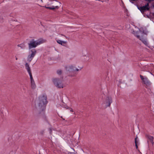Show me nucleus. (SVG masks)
Returning <instances> with one entry per match:
<instances>
[{
    "instance_id": "26",
    "label": "nucleus",
    "mask_w": 154,
    "mask_h": 154,
    "mask_svg": "<svg viewBox=\"0 0 154 154\" xmlns=\"http://www.w3.org/2000/svg\"><path fill=\"white\" fill-rule=\"evenodd\" d=\"M45 7L47 8V9H50V7H47L46 6H45Z\"/></svg>"
},
{
    "instance_id": "24",
    "label": "nucleus",
    "mask_w": 154,
    "mask_h": 154,
    "mask_svg": "<svg viewBox=\"0 0 154 154\" xmlns=\"http://www.w3.org/2000/svg\"><path fill=\"white\" fill-rule=\"evenodd\" d=\"M43 119L46 121H47V119L45 115H44L43 116Z\"/></svg>"
},
{
    "instance_id": "6",
    "label": "nucleus",
    "mask_w": 154,
    "mask_h": 154,
    "mask_svg": "<svg viewBox=\"0 0 154 154\" xmlns=\"http://www.w3.org/2000/svg\"><path fill=\"white\" fill-rule=\"evenodd\" d=\"M65 67L66 70L68 72H75L79 71V69L76 68L75 67L72 65L66 66Z\"/></svg>"
},
{
    "instance_id": "20",
    "label": "nucleus",
    "mask_w": 154,
    "mask_h": 154,
    "mask_svg": "<svg viewBox=\"0 0 154 154\" xmlns=\"http://www.w3.org/2000/svg\"><path fill=\"white\" fill-rule=\"evenodd\" d=\"M154 9V2L152 3L151 6H150V8Z\"/></svg>"
},
{
    "instance_id": "11",
    "label": "nucleus",
    "mask_w": 154,
    "mask_h": 154,
    "mask_svg": "<svg viewBox=\"0 0 154 154\" xmlns=\"http://www.w3.org/2000/svg\"><path fill=\"white\" fill-rule=\"evenodd\" d=\"M57 42L59 44H60L64 46L63 44H66V42L65 41H62L60 40H58L57 41Z\"/></svg>"
},
{
    "instance_id": "7",
    "label": "nucleus",
    "mask_w": 154,
    "mask_h": 154,
    "mask_svg": "<svg viewBox=\"0 0 154 154\" xmlns=\"http://www.w3.org/2000/svg\"><path fill=\"white\" fill-rule=\"evenodd\" d=\"M140 77L142 81L147 86H149L151 84V83L147 77H143V76L141 75H140Z\"/></svg>"
},
{
    "instance_id": "15",
    "label": "nucleus",
    "mask_w": 154,
    "mask_h": 154,
    "mask_svg": "<svg viewBox=\"0 0 154 154\" xmlns=\"http://www.w3.org/2000/svg\"><path fill=\"white\" fill-rule=\"evenodd\" d=\"M31 87L32 89H35L36 87V85L35 82H31Z\"/></svg>"
},
{
    "instance_id": "12",
    "label": "nucleus",
    "mask_w": 154,
    "mask_h": 154,
    "mask_svg": "<svg viewBox=\"0 0 154 154\" xmlns=\"http://www.w3.org/2000/svg\"><path fill=\"white\" fill-rule=\"evenodd\" d=\"M26 69L27 70V72H29L31 71L30 68L29 64L27 63H26L25 65Z\"/></svg>"
},
{
    "instance_id": "1",
    "label": "nucleus",
    "mask_w": 154,
    "mask_h": 154,
    "mask_svg": "<svg viewBox=\"0 0 154 154\" xmlns=\"http://www.w3.org/2000/svg\"><path fill=\"white\" fill-rule=\"evenodd\" d=\"M48 102L46 95L44 94L39 97L38 109L40 111H42L44 114V111L45 109Z\"/></svg>"
},
{
    "instance_id": "34",
    "label": "nucleus",
    "mask_w": 154,
    "mask_h": 154,
    "mask_svg": "<svg viewBox=\"0 0 154 154\" xmlns=\"http://www.w3.org/2000/svg\"><path fill=\"white\" fill-rule=\"evenodd\" d=\"M63 36H65V37H66H66L65 35H63Z\"/></svg>"
},
{
    "instance_id": "21",
    "label": "nucleus",
    "mask_w": 154,
    "mask_h": 154,
    "mask_svg": "<svg viewBox=\"0 0 154 154\" xmlns=\"http://www.w3.org/2000/svg\"><path fill=\"white\" fill-rule=\"evenodd\" d=\"M28 72L29 75L30 77V79H33L32 76L31 71H29V72Z\"/></svg>"
},
{
    "instance_id": "33",
    "label": "nucleus",
    "mask_w": 154,
    "mask_h": 154,
    "mask_svg": "<svg viewBox=\"0 0 154 154\" xmlns=\"http://www.w3.org/2000/svg\"><path fill=\"white\" fill-rule=\"evenodd\" d=\"M150 14H151V12H150V13H149V14L150 15Z\"/></svg>"
},
{
    "instance_id": "36",
    "label": "nucleus",
    "mask_w": 154,
    "mask_h": 154,
    "mask_svg": "<svg viewBox=\"0 0 154 154\" xmlns=\"http://www.w3.org/2000/svg\"><path fill=\"white\" fill-rule=\"evenodd\" d=\"M72 149L74 151V149Z\"/></svg>"
},
{
    "instance_id": "27",
    "label": "nucleus",
    "mask_w": 154,
    "mask_h": 154,
    "mask_svg": "<svg viewBox=\"0 0 154 154\" xmlns=\"http://www.w3.org/2000/svg\"><path fill=\"white\" fill-rule=\"evenodd\" d=\"M30 81H31V82H34V80L33 78L32 79H30Z\"/></svg>"
},
{
    "instance_id": "8",
    "label": "nucleus",
    "mask_w": 154,
    "mask_h": 154,
    "mask_svg": "<svg viewBox=\"0 0 154 154\" xmlns=\"http://www.w3.org/2000/svg\"><path fill=\"white\" fill-rule=\"evenodd\" d=\"M141 9V12L143 14L145 12L150 10V6L149 3H147L145 5L142 6Z\"/></svg>"
},
{
    "instance_id": "31",
    "label": "nucleus",
    "mask_w": 154,
    "mask_h": 154,
    "mask_svg": "<svg viewBox=\"0 0 154 154\" xmlns=\"http://www.w3.org/2000/svg\"><path fill=\"white\" fill-rule=\"evenodd\" d=\"M18 59L17 58V57L16 58V60H17Z\"/></svg>"
},
{
    "instance_id": "14",
    "label": "nucleus",
    "mask_w": 154,
    "mask_h": 154,
    "mask_svg": "<svg viewBox=\"0 0 154 154\" xmlns=\"http://www.w3.org/2000/svg\"><path fill=\"white\" fill-rule=\"evenodd\" d=\"M59 8V7L57 6H52L51 7H50V9L52 10H54L55 9H58Z\"/></svg>"
},
{
    "instance_id": "9",
    "label": "nucleus",
    "mask_w": 154,
    "mask_h": 154,
    "mask_svg": "<svg viewBox=\"0 0 154 154\" xmlns=\"http://www.w3.org/2000/svg\"><path fill=\"white\" fill-rule=\"evenodd\" d=\"M112 99L111 97H107L105 102L106 107L109 106L111 103H112Z\"/></svg>"
},
{
    "instance_id": "23",
    "label": "nucleus",
    "mask_w": 154,
    "mask_h": 154,
    "mask_svg": "<svg viewBox=\"0 0 154 154\" xmlns=\"http://www.w3.org/2000/svg\"><path fill=\"white\" fill-rule=\"evenodd\" d=\"M145 1L147 2V3H149V4L152 2L154 1V0H145Z\"/></svg>"
},
{
    "instance_id": "32",
    "label": "nucleus",
    "mask_w": 154,
    "mask_h": 154,
    "mask_svg": "<svg viewBox=\"0 0 154 154\" xmlns=\"http://www.w3.org/2000/svg\"><path fill=\"white\" fill-rule=\"evenodd\" d=\"M41 0V2H43L42 0Z\"/></svg>"
},
{
    "instance_id": "19",
    "label": "nucleus",
    "mask_w": 154,
    "mask_h": 154,
    "mask_svg": "<svg viewBox=\"0 0 154 154\" xmlns=\"http://www.w3.org/2000/svg\"><path fill=\"white\" fill-rule=\"evenodd\" d=\"M129 1L132 4H134L137 2L138 0H129Z\"/></svg>"
},
{
    "instance_id": "5",
    "label": "nucleus",
    "mask_w": 154,
    "mask_h": 154,
    "mask_svg": "<svg viewBox=\"0 0 154 154\" xmlns=\"http://www.w3.org/2000/svg\"><path fill=\"white\" fill-rule=\"evenodd\" d=\"M30 51L31 54L29 55L27 57V61L29 62L31 61L37 53V51L35 49H31Z\"/></svg>"
},
{
    "instance_id": "10",
    "label": "nucleus",
    "mask_w": 154,
    "mask_h": 154,
    "mask_svg": "<svg viewBox=\"0 0 154 154\" xmlns=\"http://www.w3.org/2000/svg\"><path fill=\"white\" fill-rule=\"evenodd\" d=\"M146 137L148 140H149L152 144L153 145L154 144V142L153 141V140L154 138V137L152 136L147 134L146 135Z\"/></svg>"
},
{
    "instance_id": "2",
    "label": "nucleus",
    "mask_w": 154,
    "mask_h": 154,
    "mask_svg": "<svg viewBox=\"0 0 154 154\" xmlns=\"http://www.w3.org/2000/svg\"><path fill=\"white\" fill-rule=\"evenodd\" d=\"M42 43L41 41H36L34 39H32L28 43L29 49H31L33 48H36L38 45Z\"/></svg>"
},
{
    "instance_id": "25",
    "label": "nucleus",
    "mask_w": 154,
    "mask_h": 154,
    "mask_svg": "<svg viewBox=\"0 0 154 154\" xmlns=\"http://www.w3.org/2000/svg\"><path fill=\"white\" fill-rule=\"evenodd\" d=\"M68 154H77V153L76 152L75 153V152H68Z\"/></svg>"
},
{
    "instance_id": "13",
    "label": "nucleus",
    "mask_w": 154,
    "mask_h": 154,
    "mask_svg": "<svg viewBox=\"0 0 154 154\" xmlns=\"http://www.w3.org/2000/svg\"><path fill=\"white\" fill-rule=\"evenodd\" d=\"M17 46L20 47L22 49H24L25 48V45L23 44L18 45Z\"/></svg>"
},
{
    "instance_id": "35",
    "label": "nucleus",
    "mask_w": 154,
    "mask_h": 154,
    "mask_svg": "<svg viewBox=\"0 0 154 154\" xmlns=\"http://www.w3.org/2000/svg\"><path fill=\"white\" fill-rule=\"evenodd\" d=\"M147 142H148V143L149 142V140H147Z\"/></svg>"
},
{
    "instance_id": "3",
    "label": "nucleus",
    "mask_w": 154,
    "mask_h": 154,
    "mask_svg": "<svg viewBox=\"0 0 154 154\" xmlns=\"http://www.w3.org/2000/svg\"><path fill=\"white\" fill-rule=\"evenodd\" d=\"M63 77L61 79L59 78H55L53 79V81L56 86L58 88H63Z\"/></svg>"
},
{
    "instance_id": "17",
    "label": "nucleus",
    "mask_w": 154,
    "mask_h": 154,
    "mask_svg": "<svg viewBox=\"0 0 154 154\" xmlns=\"http://www.w3.org/2000/svg\"><path fill=\"white\" fill-rule=\"evenodd\" d=\"M135 5H136L137 8L140 10V11H141V9L140 8H142V6H140L139 5H138L137 4V2H135L134 4Z\"/></svg>"
},
{
    "instance_id": "28",
    "label": "nucleus",
    "mask_w": 154,
    "mask_h": 154,
    "mask_svg": "<svg viewBox=\"0 0 154 154\" xmlns=\"http://www.w3.org/2000/svg\"><path fill=\"white\" fill-rule=\"evenodd\" d=\"M70 111L71 112H73V110L71 108H70Z\"/></svg>"
},
{
    "instance_id": "4",
    "label": "nucleus",
    "mask_w": 154,
    "mask_h": 154,
    "mask_svg": "<svg viewBox=\"0 0 154 154\" xmlns=\"http://www.w3.org/2000/svg\"><path fill=\"white\" fill-rule=\"evenodd\" d=\"M140 32H141V35L140 36L139 35H136V37L138 38L141 40L147 46L148 43L146 41V37L144 36V31L143 30L142 32L141 31H140Z\"/></svg>"
},
{
    "instance_id": "29",
    "label": "nucleus",
    "mask_w": 154,
    "mask_h": 154,
    "mask_svg": "<svg viewBox=\"0 0 154 154\" xmlns=\"http://www.w3.org/2000/svg\"><path fill=\"white\" fill-rule=\"evenodd\" d=\"M61 118H62V119H63V120H65V119H64L63 118L62 116H61Z\"/></svg>"
},
{
    "instance_id": "16",
    "label": "nucleus",
    "mask_w": 154,
    "mask_h": 154,
    "mask_svg": "<svg viewBox=\"0 0 154 154\" xmlns=\"http://www.w3.org/2000/svg\"><path fill=\"white\" fill-rule=\"evenodd\" d=\"M137 137H136L135 139V146H136V148L137 149H138V147L137 145Z\"/></svg>"
},
{
    "instance_id": "22",
    "label": "nucleus",
    "mask_w": 154,
    "mask_h": 154,
    "mask_svg": "<svg viewBox=\"0 0 154 154\" xmlns=\"http://www.w3.org/2000/svg\"><path fill=\"white\" fill-rule=\"evenodd\" d=\"M28 72L29 75L30 77V79H33L32 76L31 71H29V72Z\"/></svg>"
},
{
    "instance_id": "30",
    "label": "nucleus",
    "mask_w": 154,
    "mask_h": 154,
    "mask_svg": "<svg viewBox=\"0 0 154 154\" xmlns=\"http://www.w3.org/2000/svg\"><path fill=\"white\" fill-rule=\"evenodd\" d=\"M152 15H153V16H154V13H153L152 14Z\"/></svg>"
},
{
    "instance_id": "18",
    "label": "nucleus",
    "mask_w": 154,
    "mask_h": 154,
    "mask_svg": "<svg viewBox=\"0 0 154 154\" xmlns=\"http://www.w3.org/2000/svg\"><path fill=\"white\" fill-rule=\"evenodd\" d=\"M57 73L59 75H61L62 73V71L61 70H58L57 71Z\"/></svg>"
}]
</instances>
